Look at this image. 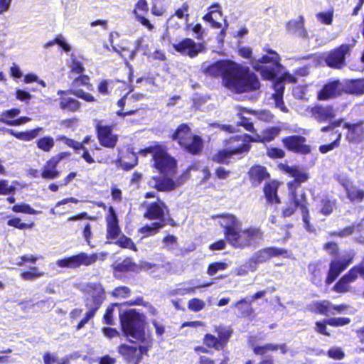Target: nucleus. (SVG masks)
Masks as SVG:
<instances>
[{"label": "nucleus", "mask_w": 364, "mask_h": 364, "mask_svg": "<svg viewBox=\"0 0 364 364\" xmlns=\"http://www.w3.org/2000/svg\"><path fill=\"white\" fill-rule=\"evenodd\" d=\"M202 70L207 75L221 77L224 86L234 92H250L260 87L257 75L248 67L231 60H219L211 65L204 63Z\"/></svg>", "instance_id": "f257e3e1"}, {"label": "nucleus", "mask_w": 364, "mask_h": 364, "mask_svg": "<svg viewBox=\"0 0 364 364\" xmlns=\"http://www.w3.org/2000/svg\"><path fill=\"white\" fill-rule=\"evenodd\" d=\"M121 326L124 336L132 342L139 343H151L150 334L144 331L145 316L135 309H130L119 314Z\"/></svg>", "instance_id": "f03ea898"}, {"label": "nucleus", "mask_w": 364, "mask_h": 364, "mask_svg": "<svg viewBox=\"0 0 364 364\" xmlns=\"http://www.w3.org/2000/svg\"><path fill=\"white\" fill-rule=\"evenodd\" d=\"M238 52L242 57L251 58L253 69L259 72L262 78L265 80H272L279 70L281 65L279 55L272 50L259 59L252 58V49L249 47H242Z\"/></svg>", "instance_id": "7ed1b4c3"}, {"label": "nucleus", "mask_w": 364, "mask_h": 364, "mask_svg": "<svg viewBox=\"0 0 364 364\" xmlns=\"http://www.w3.org/2000/svg\"><path fill=\"white\" fill-rule=\"evenodd\" d=\"M141 153L146 156L147 154L152 155L154 166L161 173L166 176H172L176 171V161L167 152L166 148L161 144L151 146Z\"/></svg>", "instance_id": "20e7f679"}, {"label": "nucleus", "mask_w": 364, "mask_h": 364, "mask_svg": "<svg viewBox=\"0 0 364 364\" xmlns=\"http://www.w3.org/2000/svg\"><path fill=\"white\" fill-rule=\"evenodd\" d=\"M86 294L85 306L87 311L82 321L85 325L91 319L105 299V290L100 283L87 282L82 286Z\"/></svg>", "instance_id": "39448f33"}, {"label": "nucleus", "mask_w": 364, "mask_h": 364, "mask_svg": "<svg viewBox=\"0 0 364 364\" xmlns=\"http://www.w3.org/2000/svg\"><path fill=\"white\" fill-rule=\"evenodd\" d=\"M86 294L85 306L87 311L82 321L85 325L91 319L105 299V290L100 283L87 282L82 286Z\"/></svg>", "instance_id": "423d86ee"}, {"label": "nucleus", "mask_w": 364, "mask_h": 364, "mask_svg": "<svg viewBox=\"0 0 364 364\" xmlns=\"http://www.w3.org/2000/svg\"><path fill=\"white\" fill-rule=\"evenodd\" d=\"M262 237L263 232L260 228L252 226L242 230L241 227L228 242L235 247L244 248L259 243Z\"/></svg>", "instance_id": "0eeeda50"}, {"label": "nucleus", "mask_w": 364, "mask_h": 364, "mask_svg": "<svg viewBox=\"0 0 364 364\" xmlns=\"http://www.w3.org/2000/svg\"><path fill=\"white\" fill-rule=\"evenodd\" d=\"M98 254L81 252L77 255L64 257L56 261V265L60 268L77 269L81 266H90L98 259Z\"/></svg>", "instance_id": "6e6552de"}, {"label": "nucleus", "mask_w": 364, "mask_h": 364, "mask_svg": "<svg viewBox=\"0 0 364 364\" xmlns=\"http://www.w3.org/2000/svg\"><path fill=\"white\" fill-rule=\"evenodd\" d=\"M215 332L217 336L206 334L203 338V343L208 348L220 350L228 343L232 332L229 328L224 326L215 327Z\"/></svg>", "instance_id": "1a4fd4ad"}, {"label": "nucleus", "mask_w": 364, "mask_h": 364, "mask_svg": "<svg viewBox=\"0 0 364 364\" xmlns=\"http://www.w3.org/2000/svg\"><path fill=\"white\" fill-rule=\"evenodd\" d=\"M280 132V129L278 127H270L264 130L261 134H255L252 136L247 134H238L236 136L237 140L242 141V149L244 151H249L250 141H270L273 140Z\"/></svg>", "instance_id": "9d476101"}, {"label": "nucleus", "mask_w": 364, "mask_h": 364, "mask_svg": "<svg viewBox=\"0 0 364 364\" xmlns=\"http://www.w3.org/2000/svg\"><path fill=\"white\" fill-rule=\"evenodd\" d=\"M350 45L343 44L339 48L323 54L321 58L328 66L333 68H341L345 64L346 55L350 53Z\"/></svg>", "instance_id": "9b49d317"}, {"label": "nucleus", "mask_w": 364, "mask_h": 364, "mask_svg": "<svg viewBox=\"0 0 364 364\" xmlns=\"http://www.w3.org/2000/svg\"><path fill=\"white\" fill-rule=\"evenodd\" d=\"M173 48L180 54L190 58L196 57L200 53L205 50L203 43H196L193 39L186 38L178 43H172Z\"/></svg>", "instance_id": "f8f14e48"}, {"label": "nucleus", "mask_w": 364, "mask_h": 364, "mask_svg": "<svg viewBox=\"0 0 364 364\" xmlns=\"http://www.w3.org/2000/svg\"><path fill=\"white\" fill-rule=\"evenodd\" d=\"M139 348L122 344L119 346V353L124 358L129 362H134L139 364L141 360L142 355L146 354L152 346V342L149 343H140Z\"/></svg>", "instance_id": "ddd939ff"}, {"label": "nucleus", "mask_w": 364, "mask_h": 364, "mask_svg": "<svg viewBox=\"0 0 364 364\" xmlns=\"http://www.w3.org/2000/svg\"><path fill=\"white\" fill-rule=\"evenodd\" d=\"M297 207H300L301 210L303 221L306 229L309 231H312L309 225V210L304 203L298 201L294 193L291 196L289 203L283 208L282 215L284 217L291 216L295 212Z\"/></svg>", "instance_id": "4468645a"}, {"label": "nucleus", "mask_w": 364, "mask_h": 364, "mask_svg": "<svg viewBox=\"0 0 364 364\" xmlns=\"http://www.w3.org/2000/svg\"><path fill=\"white\" fill-rule=\"evenodd\" d=\"M306 112L319 123L331 121L336 116V110L331 105H317L314 107H308Z\"/></svg>", "instance_id": "2eb2a0df"}, {"label": "nucleus", "mask_w": 364, "mask_h": 364, "mask_svg": "<svg viewBox=\"0 0 364 364\" xmlns=\"http://www.w3.org/2000/svg\"><path fill=\"white\" fill-rule=\"evenodd\" d=\"M236 136L237 135L230 139L229 143L230 146L228 149L220 151L217 154L213 156V161L218 163H226L227 159L232 154L246 153L248 151H244L241 149L242 146V141L237 140Z\"/></svg>", "instance_id": "dca6fc26"}, {"label": "nucleus", "mask_w": 364, "mask_h": 364, "mask_svg": "<svg viewBox=\"0 0 364 364\" xmlns=\"http://www.w3.org/2000/svg\"><path fill=\"white\" fill-rule=\"evenodd\" d=\"M346 92L345 82L339 80L330 82L324 85L323 89L318 93V99L325 100L341 95Z\"/></svg>", "instance_id": "f3484780"}, {"label": "nucleus", "mask_w": 364, "mask_h": 364, "mask_svg": "<svg viewBox=\"0 0 364 364\" xmlns=\"http://www.w3.org/2000/svg\"><path fill=\"white\" fill-rule=\"evenodd\" d=\"M97 137L100 144L107 148H114L117 141V136L112 133V127L102 124L97 125Z\"/></svg>", "instance_id": "a211bd4d"}, {"label": "nucleus", "mask_w": 364, "mask_h": 364, "mask_svg": "<svg viewBox=\"0 0 364 364\" xmlns=\"http://www.w3.org/2000/svg\"><path fill=\"white\" fill-rule=\"evenodd\" d=\"M306 139L301 136H291L282 139L284 146L295 153L307 154L310 152V147L305 144Z\"/></svg>", "instance_id": "6ab92c4d"}, {"label": "nucleus", "mask_w": 364, "mask_h": 364, "mask_svg": "<svg viewBox=\"0 0 364 364\" xmlns=\"http://www.w3.org/2000/svg\"><path fill=\"white\" fill-rule=\"evenodd\" d=\"M354 254L348 255V258L342 261L333 259L330 264V268L326 280L327 284H331L353 261Z\"/></svg>", "instance_id": "aec40b11"}, {"label": "nucleus", "mask_w": 364, "mask_h": 364, "mask_svg": "<svg viewBox=\"0 0 364 364\" xmlns=\"http://www.w3.org/2000/svg\"><path fill=\"white\" fill-rule=\"evenodd\" d=\"M219 223L221 226L225 229V235L228 241L230 240V237L235 235V232L240 230L242 227L241 222L233 215H221Z\"/></svg>", "instance_id": "412c9836"}, {"label": "nucleus", "mask_w": 364, "mask_h": 364, "mask_svg": "<svg viewBox=\"0 0 364 364\" xmlns=\"http://www.w3.org/2000/svg\"><path fill=\"white\" fill-rule=\"evenodd\" d=\"M105 219L107 223V238H117L121 232V230L119 227L117 215L112 206L109 208L108 213L106 215Z\"/></svg>", "instance_id": "4be33fe9"}, {"label": "nucleus", "mask_w": 364, "mask_h": 364, "mask_svg": "<svg viewBox=\"0 0 364 364\" xmlns=\"http://www.w3.org/2000/svg\"><path fill=\"white\" fill-rule=\"evenodd\" d=\"M344 127L348 129L346 139L349 142L358 144L364 141V127L361 122L345 123Z\"/></svg>", "instance_id": "5701e85b"}, {"label": "nucleus", "mask_w": 364, "mask_h": 364, "mask_svg": "<svg viewBox=\"0 0 364 364\" xmlns=\"http://www.w3.org/2000/svg\"><path fill=\"white\" fill-rule=\"evenodd\" d=\"M286 253V250L277 247H267L257 251L251 258V260L257 264L262 263L272 257H277Z\"/></svg>", "instance_id": "b1692460"}, {"label": "nucleus", "mask_w": 364, "mask_h": 364, "mask_svg": "<svg viewBox=\"0 0 364 364\" xmlns=\"http://www.w3.org/2000/svg\"><path fill=\"white\" fill-rule=\"evenodd\" d=\"M62 158L61 155H56L47 161L42 170L41 176L43 178L53 179L59 176V172L56 171L55 168Z\"/></svg>", "instance_id": "393cba45"}, {"label": "nucleus", "mask_w": 364, "mask_h": 364, "mask_svg": "<svg viewBox=\"0 0 364 364\" xmlns=\"http://www.w3.org/2000/svg\"><path fill=\"white\" fill-rule=\"evenodd\" d=\"M279 183L275 181L267 183L264 187V193L267 203L271 204L280 203L279 198L277 195Z\"/></svg>", "instance_id": "a878e982"}, {"label": "nucleus", "mask_w": 364, "mask_h": 364, "mask_svg": "<svg viewBox=\"0 0 364 364\" xmlns=\"http://www.w3.org/2000/svg\"><path fill=\"white\" fill-rule=\"evenodd\" d=\"M248 175L254 186H259L263 180L269 176L266 168L262 166H252L250 169Z\"/></svg>", "instance_id": "bb28decb"}, {"label": "nucleus", "mask_w": 364, "mask_h": 364, "mask_svg": "<svg viewBox=\"0 0 364 364\" xmlns=\"http://www.w3.org/2000/svg\"><path fill=\"white\" fill-rule=\"evenodd\" d=\"M280 168L285 173L289 174L290 176L294 178L299 183L305 182L309 178L308 173L299 167L281 164Z\"/></svg>", "instance_id": "cd10ccee"}, {"label": "nucleus", "mask_w": 364, "mask_h": 364, "mask_svg": "<svg viewBox=\"0 0 364 364\" xmlns=\"http://www.w3.org/2000/svg\"><path fill=\"white\" fill-rule=\"evenodd\" d=\"M167 212V208L164 203L159 201L158 203H151L144 216L150 220L160 219L165 213Z\"/></svg>", "instance_id": "c85d7f7f"}, {"label": "nucleus", "mask_w": 364, "mask_h": 364, "mask_svg": "<svg viewBox=\"0 0 364 364\" xmlns=\"http://www.w3.org/2000/svg\"><path fill=\"white\" fill-rule=\"evenodd\" d=\"M311 311L326 316L335 315L336 312L332 311V304L328 300L314 301L310 305Z\"/></svg>", "instance_id": "c756f323"}, {"label": "nucleus", "mask_w": 364, "mask_h": 364, "mask_svg": "<svg viewBox=\"0 0 364 364\" xmlns=\"http://www.w3.org/2000/svg\"><path fill=\"white\" fill-rule=\"evenodd\" d=\"M193 134L190 127L185 124L179 125L172 135V139L177 141L179 145L186 144V140H188Z\"/></svg>", "instance_id": "7c9ffc66"}, {"label": "nucleus", "mask_w": 364, "mask_h": 364, "mask_svg": "<svg viewBox=\"0 0 364 364\" xmlns=\"http://www.w3.org/2000/svg\"><path fill=\"white\" fill-rule=\"evenodd\" d=\"M186 144H181L180 146L193 154H198L202 149V139L198 136L193 134L188 140H186Z\"/></svg>", "instance_id": "2f4dec72"}, {"label": "nucleus", "mask_w": 364, "mask_h": 364, "mask_svg": "<svg viewBox=\"0 0 364 364\" xmlns=\"http://www.w3.org/2000/svg\"><path fill=\"white\" fill-rule=\"evenodd\" d=\"M278 350H279L282 354L287 353V348L286 344L267 343L264 346H256L254 348V353L257 355H264L269 351H275Z\"/></svg>", "instance_id": "473e14b6"}, {"label": "nucleus", "mask_w": 364, "mask_h": 364, "mask_svg": "<svg viewBox=\"0 0 364 364\" xmlns=\"http://www.w3.org/2000/svg\"><path fill=\"white\" fill-rule=\"evenodd\" d=\"M346 92L354 95L364 94V79L344 81Z\"/></svg>", "instance_id": "72a5a7b5"}, {"label": "nucleus", "mask_w": 364, "mask_h": 364, "mask_svg": "<svg viewBox=\"0 0 364 364\" xmlns=\"http://www.w3.org/2000/svg\"><path fill=\"white\" fill-rule=\"evenodd\" d=\"M287 29L301 38L307 36L306 31L304 26V18L302 16H299L296 20L290 21L287 23Z\"/></svg>", "instance_id": "f704fd0d"}, {"label": "nucleus", "mask_w": 364, "mask_h": 364, "mask_svg": "<svg viewBox=\"0 0 364 364\" xmlns=\"http://www.w3.org/2000/svg\"><path fill=\"white\" fill-rule=\"evenodd\" d=\"M336 205V200L331 199L328 197H324L321 198L318 204V208L319 212L324 215H330Z\"/></svg>", "instance_id": "c9c22d12"}, {"label": "nucleus", "mask_w": 364, "mask_h": 364, "mask_svg": "<svg viewBox=\"0 0 364 364\" xmlns=\"http://www.w3.org/2000/svg\"><path fill=\"white\" fill-rule=\"evenodd\" d=\"M274 89L276 90V93L273 95L275 105L277 107L280 109V110L284 113L288 112V109L284 106V102L282 100V94H283V85L282 82H278L274 85Z\"/></svg>", "instance_id": "e433bc0d"}, {"label": "nucleus", "mask_w": 364, "mask_h": 364, "mask_svg": "<svg viewBox=\"0 0 364 364\" xmlns=\"http://www.w3.org/2000/svg\"><path fill=\"white\" fill-rule=\"evenodd\" d=\"M8 131L12 135L15 136L16 138H18L21 140L31 141L38 136L39 132L43 131V128L38 127V128L30 130L28 132H18V133H15L14 131L12 129H9Z\"/></svg>", "instance_id": "4c0bfd02"}, {"label": "nucleus", "mask_w": 364, "mask_h": 364, "mask_svg": "<svg viewBox=\"0 0 364 364\" xmlns=\"http://www.w3.org/2000/svg\"><path fill=\"white\" fill-rule=\"evenodd\" d=\"M60 107L63 110L75 112L80 109V102L73 98L63 97L60 100Z\"/></svg>", "instance_id": "58836bf2"}, {"label": "nucleus", "mask_w": 364, "mask_h": 364, "mask_svg": "<svg viewBox=\"0 0 364 364\" xmlns=\"http://www.w3.org/2000/svg\"><path fill=\"white\" fill-rule=\"evenodd\" d=\"M37 147L45 151L49 152L55 146L54 139L50 136H43L36 141Z\"/></svg>", "instance_id": "ea45409f"}, {"label": "nucleus", "mask_w": 364, "mask_h": 364, "mask_svg": "<svg viewBox=\"0 0 364 364\" xmlns=\"http://www.w3.org/2000/svg\"><path fill=\"white\" fill-rule=\"evenodd\" d=\"M233 306L239 310L243 316H250L253 312L251 307V302L248 301V298L242 299L235 303Z\"/></svg>", "instance_id": "a19ab883"}, {"label": "nucleus", "mask_w": 364, "mask_h": 364, "mask_svg": "<svg viewBox=\"0 0 364 364\" xmlns=\"http://www.w3.org/2000/svg\"><path fill=\"white\" fill-rule=\"evenodd\" d=\"M164 225L162 222H155L151 223L150 225H145L139 230V232L144 235V237H148L156 234L159 229Z\"/></svg>", "instance_id": "79ce46f5"}, {"label": "nucleus", "mask_w": 364, "mask_h": 364, "mask_svg": "<svg viewBox=\"0 0 364 364\" xmlns=\"http://www.w3.org/2000/svg\"><path fill=\"white\" fill-rule=\"evenodd\" d=\"M181 183V182H174L171 178L167 177L163 178L159 182H156L155 187L159 191H171L176 188Z\"/></svg>", "instance_id": "37998d69"}, {"label": "nucleus", "mask_w": 364, "mask_h": 364, "mask_svg": "<svg viewBox=\"0 0 364 364\" xmlns=\"http://www.w3.org/2000/svg\"><path fill=\"white\" fill-rule=\"evenodd\" d=\"M45 274L44 272L40 271L36 267H31L30 271H23L21 273V277L23 280L33 281Z\"/></svg>", "instance_id": "c03bdc74"}, {"label": "nucleus", "mask_w": 364, "mask_h": 364, "mask_svg": "<svg viewBox=\"0 0 364 364\" xmlns=\"http://www.w3.org/2000/svg\"><path fill=\"white\" fill-rule=\"evenodd\" d=\"M347 196L351 201H361L364 199V191L352 185L346 191Z\"/></svg>", "instance_id": "a18cd8bd"}, {"label": "nucleus", "mask_w": 364, "mask_h": 364, "mask_svg": "<svg viewBox=\"0 0 364 364\" xmlns=\"http://www.w3.org/2000/svg\"><path fill=\"white\" fill-rule=\"evenodd\" d=\"M193 289H191L187 286L186 283L179 284L178 287L170 289L167 291V295L168 296H184L186 294H191Z\"/></svg>", "instance_id": "49530a36"}, {"label": "nucleus", "mask_w": 364, "mask_h": 364, "mask_svg": "<svg viewBox=\"0 0 364 364\" xmlns=\"http://www.w3.org/2000/svg\"><path fill=\"white\" fill-rule=\"evenodd\" d=\"M186 283L189 288L193 289L191 294H195L196 289L210 287L213 284V282H201L199 279H193L186 282Z\"/></svg>", "instance_id": "de8ad7c7"}, {"label": "nucleus", "mask_w": 364, "mask_h": 364, "mask_svg": "<svg viewBox=\"0 0 364 364\" xmlns=\"http://www.w3.org/2000/svg\"><path fill=\"white\" fill-rule=\"evenodd\" d=\"M70 68L72 74L80 75L85 70L82 63L74 55H71Z\"/></svg>", "instance_id": "09e8293b"}, {"label": "nucleus", "mask_w": 364, "mask_h": 364, "mask_svg": "<svg viewBox=\"0 0 364 364\" xmlns=\"http://www.w3.org/2000/svg\"><path fill=\"white\" fill-rule=\"evenodd\" d=\"M228 267L225 262H218L211 263L207 269V274L210 276L215 275L218 271L225 270Z\"/></svg>", "instance_id": "8fccbe9b"}, {"label": "nucleus", "mask_w": 364, "mask_h": 364, "mask_svg": "<svg viewBox=\"0 0 364 364\" xmlns=\"http://www.w3.org/2000/svg\"><path fill=\"white\" fill-rule=\"evenodd\" d=\"M205 306V303L203 300L198 299V298H193L188 301V307L189 310L198 312L202 309H203Z\"/></svg>", "instance_id": "3c124183"}, {"label": "nucleus", "mask_w": 364, "mask_h": 364, "mask_svg": "<svg viewBox=\"0 0 364 364\" xmlns=\"http://www.w3.org/2000/svg\"><path fill=\"white\" fill-rule=\"evenodd\" d=\"M12 210L15 213H23L26 214H38L39 212L32 208L28 204H17L12 207Z\"/></svg>", "instance_id": "603ef678"}, {"label": "nucleus", "mask_w": 364, "mask_h": 364, "mask_svg": "<svg viewBox=\"0 0 364 364\" xmlns=\"http://www.w3.org/2000/svg\"><path fill=\"white\" fill-rule=\"evenodd\" d=\"M21 112V110L17 108H13L6 111L3 112L0 114V122L7 124L8 122L12 120H8L7 118H14L18 116Z\"/></svg>", "instance_id": "864d4df0"}, {"label": "nucleus", "mask_w": 364, "mask_h": 364, "mask_svg": "<svg viewBox=\"0 0 364 364\" xmlns=\"http://www.w3.org/2000/svg\"><path fill=\"white\" fill-rule=\"evenodd\" d=\"M333 12L328 11L326 12H319L316 15V19L325 25H331L333 21Z\"/></svg>", "instance_id": "5fc2aeb1"}, {"label": "nucleus", "mask_w": 364, "mask_h": 364, "mask_svg": "<svg viewBox=\"0 0 364 364\" xmlns=\"http://www.w3.org/2000/svg\"><path fill=\"white\" fill-rule=\"evenodd\" d=\"M117 245H118L119 246L122 247H124V248H128V249H130V250H133L134 251H136L137 249L135 246V245L134 244V242H132V240L124 236V235H122L115 242Z\"/></svg>", "instance_id": "6e6d98bb"}, {"label": "nucleus", "mask_w": 364, "mask_h": 364, "mask_svg": "<svg viewBox=\"0 0 364 364\" xmlns=\"http://www.w3.org/2000/svg\"><path fill=\"white\" fill-rule=\"evenodd\" d=\"M326 323L330 326L338 327L348 325L350 323V319L348 318H330L326 321Z\"/></svg>", "instance_id": "4d7b16f0"}, {"label": "nucleus", "mask_w": 364, "mask_h": 364, "mask_svg": "<svg viewBox=\"0 0 364 364\" xmlns=\"http://www.w3.org/2000/svg\"><path fill=\"white\" fill-rule=\"evenodd\" d=\"M359 275L360 276V269L358 266H356L350 269L343 277L350 284L355 282Z\"/></svg>", "instance_id": "13d9d810"}, {"label": "nucleus", "mask_w": 364, "mask_h": 364, "mask_svg": "<svg viewBox=\"0 0 364 364\" xmlns=\"http://www.w3.org/2000/svg\"><path fill=\"white\" fill-rule=\"evenodd\" d=\"M111 294L114 297L124 299L130 295L131 290L127 287H119L115 288Z\"/></svg>", "instance_id": "bf43d9fd"}, {"label": "nucleus", "mask_w": 364, "mask_h": 364, "mask_svg": "<svg viewBox=\"0 0 364 364\" xmlns=\"http://www.w3.org/2000/svg\"><path fill=\"white\" fill-rule=\"evenodd\" d=\"M16 190V188L9 185L7 180H0V196H6L13 193Z\"/></svg>", "instance_id": "052dcab7"}, {"label": "nucleus", "mask_w": 364, "mask_h": 364, "mask_svg": "<svg viewBox=\"0 0 364 364\" xmlns=\"http://www.w3.org/2000/svg\"><path fill=\"white\" fill-rule=\"evenodd\" d=\"M337 134L336 139L330 144L328 145H322L319 147V151L323 153H327L328 151L333 150V149L336 148L339 145V141L341 138V133L336 132Z\"/></svg>", "instance_id": "680f3d73"}, {"label": "nucleus", "mask_w": 364, "mask_h": 364, "mask_svg": "<svg viewBox=\"0 0 364 364\" xmlns=\"http://www.w3.org/2000/svg\"><path fill=\"white\" fill-rule=\"evenodd\" d=\"M346 280L342 277L333 287V290L338 293H345L350 291V287Z\"/></svg>", "instance_id": "e2e57ef3"}, {"label": "nucleus", "mask_w": 364, "mask_h": 364, "mask_svg": "<svg viewBox=\"0 0 364 364\" xmlns=\"http://www.w3.org/2000/svg\"><path fill=\"white\" fill-rule=\"evenodd\" d=\"M7 224L9 226H12V227L16 228L18 229L24 230V229L31 228L33 226V223L28 225V224H26L24 223H21L20 218H15L8 220Z\"/></svg>", "instance_id": "0e129e2a"}, {"label": "nucleus", "mask_w": 364, "mask_h": 364, "mask_svg": "<svg viewBox=\"0 0 364 364\" xmlns=\"http://www.w3.org/2000/svg\"><path fill=\"white\" fill-rule=\"evenodd\" d=\"M255 117L260 121L262 122H271L273 118L274 115L267 110H259L255 112Z\"/></svg>", "instance_id": "69168bd1"}, {"label": "nucleus", "mask_w": 364, "mask_h": 364, "mask_svg": "<svg viewBox=\"0 0 364 364\" xmlns=\"http://www.w3.org/2000/svg\"><path fill=\"white\" fill-rule=\"evenodd\" d=\"M71 93L87 102H92L95 100V97L91 94L80 89L72 91Z\"/></svg>", "instance_id": "338daca9"}, {"label": "nucleus", "mask_w": 364, "mask_h": 364, "mask_svg": "<svg viewBox=\"0 0 364 364\" xmlns=\"http://www.w3.org/2000/svg\"><path fill=\"white\" fill-rule=\"evenodd\" d=\"M328 355L330 358L336 360H341L344 357V353L339 347H332L330 348Z\"/></svg>", "instance_id": "774afa93"}]
</instances>
